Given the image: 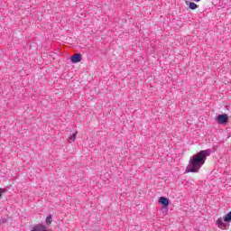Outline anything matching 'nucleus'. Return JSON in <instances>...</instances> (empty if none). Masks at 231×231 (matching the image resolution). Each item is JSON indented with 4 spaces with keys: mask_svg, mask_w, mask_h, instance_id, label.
Returning <instances> with one entry per match:
<instances>
[{
    "mask_svg": "<svg viewBox=\"0 0 231 231\" xmlns=\"http://www.w3.org/2000/svg\"><path fill=\"white\" fill-rule=\"evenodd\" d=\"M212 154V150H202L189 158V164L186 168V172H199L201 167L205 165L207 157Z\"/></svg>",
    "mask_w": 231,
    "mask_h": 231,
    "instance_id": "nucleus-1",
    "label": "nucleus"
},
{
    "mask_svg": "<svg viewBox=\"0 0 231 231\" xmlns=\"http://www.w3.org/2000/svg\"><path fill=\"white\" fill-rule=\"evenodd\" d=\"M216 122L219 124L220 125H225L228 124V115L223 114V115H218L216 117Z\"/></svg>",
    "mask_w": 231,
    "mask_h": 231,
    "instance_id": "nucleus-2",
    "label": "nucleus"
},
{
    "mask_svg": "<svg viewBox=\"0 0 231 231\" xmlns=\"http://www.w3.org/2000/svg\"><path fill=\"white\" fill-rule=\"evenodd\" d=\"M32 231H50V230L48 229V227H46V226L42 224H37L32 227Z\"/></svg>",
    "mask_w": 231,
    "mask_h": 231,
    "instance_id": "nucleus-3",
    "label": "nucleus"
},
{
    "mask_svg": "<svg viewBox=\"0 0 231 231\" xmlns=\"http://www.w3.org/2000/svg\"><path fill=\"white\" fill-rule=\"evenodd\" d=\"M71 62H73L74 64H77V62H80V60H82V54H74L71 56L70 58Z\"/></svg>",
    "mask_w": 231,
    "mask_h": 231,
    "instance_id": "nucleus-4",
    "label": "nucleus"
},
{
    "mask_svg": "<svg viewBox=\"0 0 231 231\" xmlns=\"http://www.w3.org/2000/svg\"><path fill=\"white\" fill-rule=\"evenodd\" d=\"M217 226L221 228V230H225L226 228V224L223 222V218L219 217L217 220Z\"/></svg>",
    "mask_w": 231,
    "mask_h": 231,
    "instance_id": "nucleus-5",
    "label": "nucleus"
},
{
    "mask_svg": "<svg viewBox=\"0 0 231 231\" xmlns=\"http://www.w3.org/2000/svg\"><path fill=\"white\" fill-rule=\"evenodd\" d=\"M159 203H161V205H163V207H169V199L165 197H161L159 199Z\"/></svg>",
    "mask_w": 231,
    "mask_h": 231,
    "instance_id": "nucleus-6",
    "label": "nucleus"
},
{
    "mask_svg": "<svg viewBox=\"0 0 231 231\" xmlns=\"http://www.w3.org/2000/svg\"><path fill=\"white\" fill-rule=\"evenodd\" d=\"M186 4L189 5L190 10H196V8H198V5H196L194 2L189 3V1H186Z\"/></svg>",
    "mask_w": 231,
    "mask_h": 231,
    "instance_id": "nucleus-7",
    "label": "nucleus"
},
{
    "mask_svg": "<svg viewBox=\"0 0 231 231\" xmlns=\"http://www.w3.org/2000/svg\"><path fill=\"white\" fill-rule=\"evenodd\" d=\"M224 221H225V223H230V221H231V211L228 212V213L224 217Z\"/></svg>",
    "mask_w": 231,
    "mask_h": 231,
    "instance_id": "nucleus-8",
    "label": "nucleus"
},
{
    "mask_svg": "<svg viewBox=\"0 0 231 231\" xmlns=\"http://www.w3.org/2000/svg\"><path fill=\"white\" fill-rule=\"evenodd\" d=\"M77 134H78V132L74 133L73 134H71L69 137V142L71 143V142H75V140H77Z\"/></svg>",
    "mask_w": 231,
    "mask_h": 231,
    "instance_id": "nucleus-9",
    "label": "nucleus"
},
{
    "mask_svg": "<svg viewBox=\"0 0 231 231\" xmlns=\"http://www.w3.org/2000/svg\"><path fill=\"white\" fill-rule=\"evenodd\" d=\"M51 221H53L51 219V215H49L47 217H46V225H51Z\"/></svg>",
    "mask_w": 231,
    "mask_h": 231,
    "instance_id": "nucleus-10",
    "label": "nucleus"
},
{
    "mask_svg": "<svg viewBox=\"0 0 231 231\" xmlns=\"http://www.w3.org/2000/svg\"><path fill=\"white\" fill-rule=\"evenodd\" d=\"M193 1H195L196 3H199L200 0H193Z\"/></svg>",
    "mask_w": 231,
    "mask_h": 231,
    "instance_id": "nucleus-11",
    "label": "nucleus"
},
{
    "mask_svg": "<svg viewBox=\"0 0 231 231\" xmlns=\"http://www.w3.org/2000/svg\"><path fill=\"white\" fill-rule=\"evenodd\" d=\"M2 194H3V193L0 191V198H1Z\"/></svg>",
    "mask_w": 231,
    "mask_h": 231,
    "instance_id": "nucleus-12",
    "label": "nucleus"
}]
</instances>
